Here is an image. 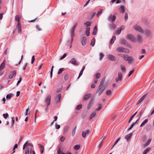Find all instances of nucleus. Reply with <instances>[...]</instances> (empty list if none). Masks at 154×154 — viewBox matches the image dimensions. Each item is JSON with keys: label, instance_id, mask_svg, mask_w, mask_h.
Here are the masks:
<instances>
[{"label": "nucleus", "instance_id": "f257e3e1", "mask_svg": "<svg viewBox=\"0 0 154 154\" xmlns=\"http://www.w3.org/2000/svg\"><path fill=\"white\" fill-rule=\"evenodd\" d=\"M78 25V23H75L74 24V25L73 27L71 29V40H68L67 41V44H68L69 43H70V48H71L72 47V42L74 37L75 36V30L76 29V28Z\"/></svg>", "mask_w": 154, "mask_h": 154}, {"label": "nucleus", "instance_id": "f03ea898", "mask_svg": "<svg viewBox=\"0 0 154 154\" xmlns=\"http://www.w3.org/2000/svg\"><path fill=\"white\" fill-rule=\"evenodd\" d=\"M116 50L119 52H124L126 53H128L130 52V51L127 48L122 47H117Z\"/></svg>", "mask_w": 154, "mask_h": 154}, {"label": "nucleus", "instance_id": "7ed1b4c3", "mask_svg": "<svg viewBox=\"0 0 154 154\" xmlns=\"http://www.w3.org/2000/svg\"><path fill=\"white\" fill-rule=\"evenodd\" d=\"M104 90V88L99 86L96 90V93L98 94L99 96H100L102 94Z\"/></svg>", "mask_w": 154, "mask_h": 154}, {"label": "nucleus", "instance_id": "20e7f679", "mask_svg": "<svg viewBox=\"0 0 154 154\" xmlns=\"http://www.w3.org/2000/svg\"><path fill=\"white\" fill-rule=\"evenodd\" d=\"M116 19V17L115 15L110 14L107 17L108 20L111 22H114Z\"/></svg>", "mask_w": 154, "mask_h": 154}, {"label": "nucleus", "instance_id": "39448f33", "mask_svg": "<svg viewBox=\"0 0 154 154\" xmlns=\"http://www.w3.org/2000/svg\"><path fill=\"white\" fill-rule=\"evenodd\" d=\"M6 63V60L4 59L2 62L1 64V76L4 73V72L3 71H2L5 67Z\"/></svg>", "mask_w": 154, "mask_h": 154}, {"label": "nucleus", "instance_id": "423d86ee", "mask_svg": "<svg viewBox=\"0 0 154 154\" xmlns=\"http://www.w3.org/2000/svg\"><path fill=\"white\" fill-rule=\"evenodd\" d=\"M51 97V95H49L45 98V103L47 104V106H48L50 105Z\"/></svg>", "mask_w": 154, "mask_h": 154}, {"label": "nucleus", "instance_id": "0eeeda50", "mask_svg": "<svg viewBox=\"0 0 154 154\" xmlns=\"http://www.w3.org/2000/svg\"><path fill=\"white\" fill-rule=\"evenodd\" d=\"M126 38L130 40L133 42H134L135 41V40H136L134 36L132 35L128 34L127 35Z\"/></svg>", "mask_w": 154, "mask_h": 154}, {"label": "nucleus", "instance_id": "6e6552de", "mask_svg": "<svg viewBox=\"0 0 154 154\" xmlns=\"http://www.w3.org/2000/svg\"><path fill=\"white\" fill-rule=\"evenodd\" d=\"M69 63L75 66H78L79 65V63L77 61L76 59L74 58H72L70 60Z\"/></svg>", "mask_w": 154, "mask_h": 154}, {"label": "nucleus", "instance_id": "1a4fd4ad", "mask_svg": "<svg viewBox=\"0 0 154 154\" xmlns=\"http://www.w3.org/2000/svg\"><path fill=\"white\" fill-rule=\"evenodd\" d=\"M118 75V77L115 79V80L116 82H118L119 81H121L122 79V72H119Z\"/></svg>", "mask_w": 154, "mask_h": 154}, {"label": "nucleus", "instance_id": "9d476101", "mask_svg": "<svg viewBox=\"0 0 154 154\" xmlns=\"http://www.w3.org/2000/svg\"><path fill=\"white\" fill-rule=\"evenodd\" d=\"M16 29H18V32L19 33L21 34L22 33L21 25L20 23H18L16 26Z\"/></svg>", "mask_w": 154, "mask_h": 154}, {"label": "nucleus", "instance_id": "9b49d317", "mask_svg": "<svg viewBox=\"0 0 154 154\" xmlns=\"http://www.w3.org/2000/svg\"><path fill=\"white\" fill-rule=\"evenodd\" d=\"M135 30L139 31L141 33L143 32V31L141 28L139 26L136 25L134 26Z\"/></svg>", "mask_w": 154, "mask_h": 154}, {"label": "nucleus", "instance_id": "f8f14e48", "mask_svg": "<svg viewBox=\"0 0 154 154\" xmlns=\"http://www.w3.org/2000/svg\"><path fill=\"white\" fill-rule=\"evenodd\" d=\"M61 98V94H58L56 95L55 97V99L56 101V103H58L59 102Z\"/></svg>", "mask_w": 154, "mask_h": 154}, {"label": "nucleus", "instance_id": "ddd939ff", "mask_svg": "<svg viewBox=\"0 0 154 154\" xmlns=\"http://www.w3.org/2000/svg\"><path fill=\"white\" fill-rule=\"evenodd\" d=\"M16 75V71H14L11 72V74L10 75L8 76V78L11 79L14 77Z\"/></svg>", "mask_w": 154, "mask_h": 154}, {"label": "nucleus", "instance_id": "4468645a", "mask_svg": "<svg viewBox=\"0 0 154 154\" xmlns=\"http://www.w3.org/2000/svg\"><path fill=\"white\" fill-rule=\"evenodd\" d=\"M108 59L111 61H115L116 60V57L112 54L109 55L108 57Z\"/></svg>", "mask_w": 154, "mask_h": 154}, {"label": "nucleus", "instance_id": "2eb2a0df", "mask_svg": "<svg viewBox=\"0 0 154 154\" xmlns=\"http://www.w3.org/2000/svg\"><path fill=\"white\" fill-rule=\"evenodd\" d=\"M117 55L118 56H120L121 57H122L124 59V60L126 61L128 57L129 56L127 54H118Z\"/></svg>", "mask_w": 154, "mask_h": 154}, {"label": "nucleus", "instance_id": "dca6fc26", "mask_svg": "<svg viewBox=\"0 0 154 154\" xmlns=\"http://www.w3.org/2000/svg\"><path fill=\"white\" fill-rule=\"evenodd\" d=\"M133 57L131 56H129L126 61H127L129 64H131L133 63L134 61Z\"/></svg>", "mask_w": 154, "mask_h": 154}, {"label": "nucleus", "instance_id": "f3484780", "mask_svg": "<svg viewBox=\"0 0 154 154\" xmlns=\"http://www.w3.org/2000/svg\"><path fill=\"white\" fill-rule=\"evenodd\" d=\"M92 96V95L91 94H85L84 95L83 97V99L84 100H87L89 99Z\"/></svg>", "mask_w": 154, "mask_h": 154}, {"label": "nucleus", "instance_id": "a211bd4d", "mask_svg": "<svg viewBox=\"0 0 154 154\" xmlns=\"http://www.w3.org/2000/svg\"><path fill=\"white\" fill-rule=\"evenodd\" d=\"M90 131L89 130H86L85 131H83L82 132V135L83 137L85 138L86 136V135L89 133Z\"/></svg>", "mask_w": 154, "mask_h": 154}, {"label": "nucleus", "instance_id": "6ab92c4d", "mask_svg": "<svg viewBox=\"0 0 154 154\" xmlns=\"http://www.w3.org/2000/svg\"><path fill=\"white\" fill-rule=\"evenodd\" d=\"M87 38L86 37H83L82 39V43L83 46L85 45L86 43Z\"/></svg>", "mask_w": 154, "mask_h": 154}, {"label": "nucleus", "instance_id": "aec40b11", "mask_svg": "<svg viewBox=\"0 0 154 154\" xmlns=\"http://www.w3.org/2000/svg\"><path fill=\"white\" fill-rule=\"evenodd\" d=\"M85 69V66H83V67H82V69H81V71H80V72L79 76L77 78L78 79H79V78L81 77V76L82 75L83 72L84 71Z\"/></svg>", "mask_w": 154, "mask_h": 154}, {"label": "nucleus", "instance_id": "412c9836", "mask_svg": "<svg viewBox=\"0 0 154 154\" xmlns=\"http://www.w3.org/2000/svg\"><path fill=\"white\" fill-rule=\"evenodd\" d=\"M33 151L32 148L30 149H29V148H27L25 151V154H29V152L31 154L32 153Z\"/></svg>", "mask_w": 154, "mask_h": 154}, {"label": "nucleus", "instance_id": "4be33fe9", "mask_svg": "<svg viewBox=\"0 0 154 154\" xmlns=\"http://www.w3.org/2000/svg\"><path fill=\"white\" fill-rule=\"evenodd\" d=\"M132 134V133H130L126 135L125 137V138L127 140H128L131 137Z\"/></svg>", "mask_w": 154, "mask_h": 154}, {"label": "nucleus", "instance_id": "5701e85b", "mask_svg": "<svg viewBox=\"0 0 154 154\" xmlns=\"http://www.w3.org/2000/svg\"><path fill=\"white\" fill-rule=\"evenodd\" d=\"M110 27L112 29H114L116 27V25L114 24V22H112L109 24Z\"/></svg>", "mask_w": 154, "mask_h": 154}, {"label": "nucleus", "instance_id": "b1692460", "mask_svg": "<svg viewBox=\"0 0 154 154\" xmlns=\"http://www.w3.org/2000/svg\"><path fill=\"white\" fill-rule=\"evenodd\" d=\"M69 126H65L64 127L63 129V132L64 134H65L68 131L69 129Z\"/></svg>", "mask_w": 154, "mask_h": 154}, {"label": "nucleus", "instance_id": "393cba45", "mask_svg": "<svg viewBox=\"0 0 154 154\" xmlns=\"http://www.w3.org/2000/svg\"><path fill=\"white\" fill-rule=\"evenodd\" d=\"M61 151L60 147H59L58 148V150L57 151V153L58 154H72V153L70 152H69L67 154H66L65 153L61 152Z\"/></svg>", "mask_w": 154, "mask_h": 154}, {"label": "nucleus", "instance_id": "a878e982", "mask_svg": "<svg viewBox=\"0 0 154 154\" xmlns=\"http://www.w3.org/2000/svg\"><path fill=\"white\" fill-rule=\"evenodd\" d=\"M120 43L121 44L124 45H127L128 44V43L127 42V41L124 39H122L121 40Z\"/></svg>", "mask_w": 154, "mask_h": 154}, {"label": "nucleus", "instance_id": "bb28decb", "mask_svg": "<svg viewBox=\"0 0 154 154\" xmlns=\"http://www.w3.org/2000/svg\"><path fill=\"white\" fill-rule=\"evenodd\" d=\"M39 145L40 148V152L41 154H42L44 152V146L41 144H39Z\"/></svg>", "mask_w": 154, "mask_h": 154}, {"label": "nucleus", "instance_id": "cd10ccee", "mask_svg": "<svg viewBox=\"0 0 154 154\" xmlns=\"http://www.w3.org/2000/svg\"><path fill=\"white\" fill-rule=\"evenodd\" d=\"M148 119H145L141 124L140 127H141L144 126L148 122Z\"/></svg>", "mask_w": 154, "mask_h": 154}, {"label": "nucleus", "instance_id": "c85d7f7f", "mask_svg": "<svg viewBox=\"0 0 154 154\" xmlns=\"http://www.w3.org/2000/svg\"><path fill=\"white\" fill-rule=\"evenodd\" d=\"M120 66L121 67V70L123 73V72L125 73L126 71L125 67V66L122 65H121Z\"/></svg>", "mask_w": 154, "mask_h": 154}, {"label": "nucleus", "instance_id": "c756f323", "mask_svg": "<svg viewBox=\"0 0 154 154\" xmlns=\"http://www.w3.org/2000/svg\"><path fill=\"white\" fill-rule=\"evenodd\" d=\"M151 140V139H149L146 143L143 144V146L144 147H146L148 146L150 143Z\"/></svg>", "mask_w": 154, "mask_h": 154}, {"label": "nucleus", "instance_id": "7c9ffc66", "mask_svg": "<svg viewBox=\"0 0 154 154\" xmlns=\"http://www.w3.org/2000/svg\"><path fill=\"white\" fill-rule=\"evenodd\" d=\"M116 39V36H113L110 42V44L111 45L114 42V41Z\"/></svg>", "mask_w": 154, "mask_h": 154}, {"label": "nucleus", "instance_id": "2f4dec72", "mask_svg": "<svg viewBox=\"0 0 154 154\" xmlns=\"http://www.w3.org/2000/svg\"><path fill=\"white\" fill-rule=\"evenodd\" d=\"M93 100H91L90 102L88 104V106H87L88 109H89L91 107V106L93 103Z\"/></svg>", "mask_w": 154, "mask_h": 154}, {"label": "nucleus", "instance_id": "473e14b6", "mask_svg": "<svg viewBox=\"0 0 154 154\" xmlns=\"http://www.w3.org/2000/svg\"><path fill=\"white\" fill-rule=\"evenodd\" d=\"M142 38L141 36L138 35L137 36V41L139 43H140L142 41Z\"/></svg>", "mask_w": 154, "mask_h": 154}, {"label": "nucleus", "instance_id": "72a5a7b5", "mask_svg": "<svg viewBox=\"0 0 154 154\" xmlns=\"http://www.w3.org/2000/svg\"><path fill=\"white\" fill-rule=\"evenodd\" d=\"M86 30V34L87 36H88L90 35V28H87Z\"/></svg>", "mask_w": 154, "mask_h": 154}, {"label": "nucleus", "instance_id": "f704fd0d", "mask_svg": "<svg viewBox=\"0 0 154 154\" xmlns=\"http://www.w3.org/2000/svg\"><path fill=\"white\" fill-rule=\"evenodd\" d=\"M13 96V94L11 93L8 94L6 95V99H10Z\"/></svg>", "mask_w": 154, "mask_h": 154}, {"label": "nucleus", "instance_id": "c9c22d12", "mask_svg": "<svg viewBox=\"0 0 154 154\" xmlns=\"http://www.w3.org/2000/svg\"><path fill=\"white\" fill-rule=\"evenodd\" d=\"M95 39L94 38L92 39L91 40V45L92 46H94L95 45Z\"/></svg>", "mask_w": 154, "mask_h": 154}, {"label": "nucleus", "instance_id": "e433bc0d", "mask_svg": "<svg viewBox=\"0 0 154 154\" xmlns=\"http://www.w3.org/2000/svg\"><path fill=\"white\" fill-rule=\"evenodd\" d=\"M20 17L19 15H16L15 17V20L16 21H17L18 23H20Z\"/></svg>", "mask_w": 154, "mask_h": 154}, {"label": "nucleus", "instance_id": "4c0bfd02", "mask_svg": "<svg viewBox=\"0 0 154 154\" xmlns=\"http://www.w3.org/2000/svg\"><path fill=\"white\" fill-rule=\"evenodd\" d=\"M150 147L147 148L144 150L143 154H146L147 152L150 150Z\"/></svg>", "mask_w": 154, "mask_h": 154}, {"label": "nucleus", "instance_id": "58836bf2", "mask_svg": "<svg viewBox=\"0 0 154 154\" xmlns=\"http://www.w3.org/2000/svg\"><path fill=\"white\" fill-rule=\"evenodd\" d=\"M105 79V78H104L102 79L101 81V82H100V84L99 86H100L101 87H103V84H104V83Z\"/></svg>", "mask_w": 154, "mask_h": 154}, {"label": "nucleus", "instance_id": "ea45409f", "mask_svg": "<svg viewBox=\"0 0 154 154\" xmlns=\"http://www.w3.org/2000/svg\"><path fill=\"white\" fill-rule=\"evenodd\" d=\"M82 107V105L81 104L78 105L75 108L76 110H79L81 109Z\"/></svg>", "mask_w": 154, "mask_h": 154}, {"label": "nucleus", "instance_id": "a19ab883", "mask_svg": "<svg viewBox=\"0 0 154 154\" xmlns=\"http://www.w3.org/2000/svg\"><path fill=\"white\" fill-rule=\"evenodd\" d=\"M96 114V113L95 112H94L89 117V119H91L93 117H94Z\"/></svg>", "mask_w": 154, "mask_h": 154}, {"label": "nucleus", "instance_id": "79ce46f5", "mask_svg": "<svg viewBox=\"0 0 154 154\" xmlns=\"http://www.w3.org/2000/svg\"><path fill=\"white\" fill-rule=\"evenodd\" d=\"M80 148V146L79 145H76L74 146V148L77 150L79 149Z\"/></svg>", "mask_w": 154, "mask_h": 154}, {"label": "nucleus", "instance_id": "37998d69", "mask_svg": "<svg viewBox=\"0 0 154 154\" xmlns=\"http://www.w3.org/2000/svg\"><path fill=\"white\" fill-rule=\"evenodd\" d=\"M144 98L142 97L136 103L137 105L139 104L143 100Z\"/></svg>", "mask_w": 154, "mask_h": 154}, {"label": "nucleus", "instance_id": "c03bdc74", "mask_svg": "<svg viewBox=\"0 0 154 154\" xmlns=\"http://www.w3.org/2000/svg\"><path fill=\"white\" fill-rule=\"evenodd\" d=\"M104 55L102 53H100L99 54V60H101L103 57H104Z\"/></svg>", "mask_w": 154, "mask_h": 154}, {"label": "nucleus", "instance_id": "a18cd8bd", "mask_svg": "<svg viewBox=\"0 0 154 154\" xmlns=\"http://www.w3.org/2000/svg\"><path fill=\"white\" fill-rule=\"evenodd\" d=\"M96 78L97 79H99L100 78L101 76V74L100 73H96L95 75Z\"/></svg>", "mask_w": 154, "mask_h": 154}, {"label": "nucleus", "instance_id": "49530a36", "mask_svg": "<svg viewBox=\"0 0 154 154\" xmlns=\"http://www.w3.org/2000/svg\"><path fill=\"white\" fill-rule=\"evenodd\" d=\"M111 93V91L110 90H108L106 91V94L107 95H109Z\"/></svg>", "mask_w": 154, "mask_h": 154}, {"label": "nucleus", "instance_id": "de8ad7c7", "mask_svg": "<svg viewBox=\"0 0 154 154\" xmlns=\"http://www.w3.org/2000/svg\"><path fill=\"white\" fill-rule=\"evenodd\" d=\"M65 69L64 68H60L58 71V74H59L61 73V72L63 71Z\"/></svg>", "mask_w": 154, "mask_h": 154}, {"label": "nucleus", "instance_id": "09e8293b", "mask_svg": "<svg viewBox=\"0 0 154 154\" xmlns=\"http://www.w3.org/2000/svg\"><path fill=\"white\" fill-rule=\"evenodd\" d=\"M54 68V66H52L51 69V71L50 72V74H51L50 77H51V78L52 77V75H53V69Z\"/></svg>", "mask_w": 154, "mask_h": 154}, {"label": "nucleus", "instance_id": "8fccbe9b", "mask_svg": "<svg viewBox=\"0 0 154 154\" xmlns=\"http://www.w3.org/2000/svg\"><path fill=\"white\" fill-rule=\"evenodd\" d=\"M3 116L5 119H6L8 117V113H4L3 115Z\"/></svg>", "mask_w": 154, "mask_h": 154}, {"label": "nucleus", "instance_id": "3c124183", "mask_svg": "<svg viewBox=\"0 0 154 154\" xmlns=\"http://www.w3.org/2000/svg\"><path fill=\"white\" fill-rule=\"evenodd\" d=\"M120 138L119 137L118 139H117V140L115 142L114 144L113 145V147H114L115 145L120 140Z\"/></svg>", "mask_w": 154, "mask_h": 154}, {"label": "nucleus", "instance_id": "603ef678", "mask_svg": "<svg viewBox=\"0 0 154 154\" xmlns=\"http://www.w3.org/2000/svg\"><path fill=\"white\" fill-rule=\"evenodd\" d=\"M120 8L122 10L121 12L122 13H124L125 12V10L124 7V6H121L120 7Z\"/></svg>", "mask_w": 154, "mask_h": 154}, {"label": "nucleus", "instance_id": "864d4df0", "mask_svg": "<svg viewBox=\"0 0 154 154\" xmlns=\"http://www.w3.org/2000/svg\"><path fill=\"white\" fill-rule=\"evenodd\" d=\"M136 124V122L133 123L131 125V126L128 128V130H129L132 129V128L133 127L134 125Z\"/></svg>", "mask_w": 154, "mask_h": 154}, {"label": "nucleus", "instance_id": "5fc2aeb1", "mask_svg": "<svg viewBox=\"0 0 154 154\" xmlns=\"http://www.w3.org/2000/svg\"><path fill=\"white\" fill-rule=\"evenodd\" d=\"M98 108H97L96 109V110L99 111L101 109L102 106H101V104H99L98 105Z\"/></svg>", "mask_w": 154, "mask_h": 154}, {"label": "nucleus", "instance_id": "6e6d98bb", "mask_svg": "<svg viewBox=\"0 0 154 154\" xmlns=\"http://www.w3.org/2000/svg\"><path fill=\"white\" fill-rule=\"evenodd\" d=\"M27 63H25L24 64L23 66V70H25L26 69V67H27Z\"/></svg>", "mask_w": 154, "mask_h": 154}, {"label": "nucleus", "instance_id": "4d7b16f0", "mask_svg": "<svg viewBox=\"0 0 154 154\" xmlns=\"http://www.w3.org/2000/svg\"><path fill=\"white\" fill-rule=\"evenodd\" d=\"M134 70L133 69V70H131L129 72V74H128V77L132 75V74L134 72Z\"/></svg>", "mask_w": 154, "mask_h": 154}, {"label": "nucleus", "instance_id": "13d9d810", "mask_svg": "<svg viewBox=\"0 0 154 154\" xmlns=\"http://www.w3.org/2000/svg\"><path fill=\"white\" fill-rule=\"evenodd\" d=\"M65 138L63 136H61L60 138V140L62 142H63L65 140Z\"/></svg>", "mask_w": 154, "mask_h": 154}, {"label": "nucleus", "instance_id": "bf43d9fd", "mask_svg": "<svg viewBox=\"0 0 154 154\" xmlns=\"http://www.w3.org/2000/svg\"><path fill=\"white\" fill-rule=\"evenodd\" d=\"M90 22L89 21H87L86 23H84V24L85 25L87 26H90Z\"/></svg>", "mask_w": 154, "mask_h": 154}, {"label": "nucleus", "instance_id": "052dcab7", "mask_svg": "<svg viewBox=\"0 0 154 154\" xmlns=\"http://www.w3.org/2000/svg\"><path fill=\"white\" fill-rule=\"evenodd\" d=\"M128 14L127 13H125V19L126 21L128 19Z\"/></svg>", "mask_w": 154, "mask_h": 154}, {"label": "nucleus", "instance_id": "680f3d73", "mask_svg": "<svg viewBox=\"0 0 154 154\" xmlns=\"http://www.w3.org/2000/svg\"><path fill=\"white\" fill-rule=\"evenodd\" d=\"M35 56L33 55L32 56V60H31V63L32 64H33L35 61Z\"/></svg>", "mask_w": 154, "mask_h": 154}, {"label": "nucleus", "instance_id": "e2e57ef3", "mask_svg": "<svg viewBox=\"0 0 154 154\" xmlns=\"http://www.w3.org/2000/svg\"><path fill=\"white\" fill-rule=\"evenodd\" d=\"M22 80V79L21 77H20V78L19 80L17 81V86H18L19 85V84L20 83Z\"/></svg>", "mask_w": 154, "mask_h": 154}, {"label": "nucleus", "instance_id": "0e129e2a", "mask_svg": "<svg viewBox=\"0 0 154 154\" xmlns=\"http://www.w3.org/2000/svg\"><path fill=\"white\" fill-rule=\"evenodd\" d=\"M69 75L68 74H66L64 76V79L65 80H68V77H69Z\"/></svg>", "mask_w": 154, "mask_h": 154}, {"label": "nucleus", "instance_id": "69168bd1", "mask_svg": "<svg viewBox=\"0 0 154 154\" xmlns=\"http://www.w3.org/2000/svg\"><path fill=\"white\" fill-rule=\"evenodd\" d=\"M146 129L147 130H149L150 128V125H147L146 127Z\"/></svg>", "mask_w": 154, "mask_h": 154}, {"label": "nucleus", "instance_id": "338daca9", "mask_svg": "<svg viewBox=\"0 0 154 154\" xmlns=\"http://www.w3.org/2000/svg\"><path fill=\"white\" fill-rule=\"evenodd\" d=\"M122 31V29H120L116 31V34L117 35H119Z\"/></svg>", "mask_w": 154, "mask_h": 154}, {"label": "nucleus", "instance_id": "774afa93", "mask_svg": "<svg viewBox=\"0 0 154 154\" xmlns=\"http://www.w3.org/2000/svg\"><path fill=\"white\" fill-rule=\"evenodd\" d=\"M106 137L107 136L106 135H103L101 138L102 141H103L106 138Z\"/></svg>", "mask_w": 154, "mask_h": 154}]
</instances>
